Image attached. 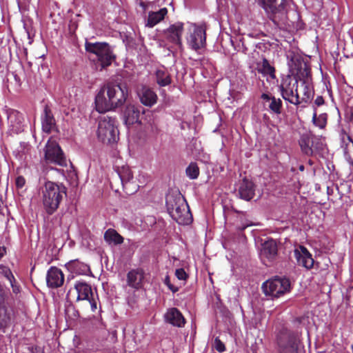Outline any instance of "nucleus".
Listing matches in <instances>:
<instances>
[{"instance_id": "49", "label": "nucleus", "mask_w": 353, "mask_h": 353, "mask_svg": "<svg viewBox=\"0 0 353 353\" xmlns=\"http://www.w3.org/2000/svg\"><path fill=\"white\" fill-rule=\"evenodd\" d=\"M350 120L353 121V108L350 110Z\"/></svg>"}, {"instance_id": "5", "label": "nucleus", "mask_w": 353, "mask_h": 353, "mask_svg": "<svg viewBox=\"0 0 353 353\" xmlns=\"http://www.w3.org/2000/svg\"><path fill=\"white\" fill-rule=\"evenodd\" d=\"M115 117L103 116L99 119L97 129V137L105 144H113L119 140V130Z\"/></svg>"}, {"instance_id": "39", "label": "nucleus", "mask_w": 353, "mask_h": 353, "mask_svg": "<svg viewBox=\"0 0 353 353\" xmlns=\"http://www.w3.org/2000/svg\"><path fill=\"white\" fill-rule=\"evenodd\" d=\"M4 276L12 283V281H14V277L9 268H4L3 270Z\"/></svg>"}, {"instance_id": "6", "label": "nucleus", "mask_w": 353, "mask_h": 353, "mask_svg": "<svg viewBox=\"0 0 353 353\" xmlns=\"http://www.w3.org/2000/svg\"><path fill=\"white\" fill-rule=\"evenodd\" d=\"M299 80L295 77H292L290 75H287L282 79L279 85V90L283 99L294 105L301 104L303 101L309 98V94H307V92L304 93L306 97L300 98L297 90Z\"/></svg>"}, {"instance_id": "33", "label": "nucleus", "mask_w": 353, "mask_h": 353, "mask_svg": "<svg viewBox=\"0 0 353 353\" xmlns=\"http://www.w3.org/2000/svg\"><path fill=\"white\" fill-rule=\"evenodd\" d=\"M282 106V101L280 99H276V97H272L269 105L270 111L276 114H280L281 113Z\"/></svg>"}, {"instance_id": "8", "label": "nucleus", "mask_w": 353, "mask_h": 353, "mask_svg": "<svg viewBox=\"0 0 353 353\" xmlns=\"http://www.w3.org/2000/svg\"><path fill=\"white\" fill-rule=\"evenodd\" d=\"M299 340L297 334L286 327L281 328L276 335L278 353H299Z\"/></svg>"}, {"instance_id": "44", "label": "nucleus", "mask_w": 353, "mask_h": 353, "mask_svg": "<svg viewBox=\"0 0 353 353\" xmlns=\"http://www.w3.org/2000/svg\"><path fill=\"white\" fill-rule=\"evenodd\" d=\"M90 305H91V307H92V310L94 311L97 309V303L96 301L94 300L93 297L92 296L91 298L89 299V300H88Z\"/></svg>"}, {"instance_id": "38", "label": "nucleus", "mask_w": 353, "mask_h": 353, "mask_svg": "<svg viewBox=\"0 0 353 353\" xmlns=\"http://www.w3.org/2000/svg\"><path fill=\"white\" fill-rule=\"evenodd\" d=\"M175 275L179 280H186L188 278V274L183 268L176 269L175 271Z\"/></svg>"}, {"instance_id": "46", "label": "nucleus", "mask_w": 353, "mask_h": 353, "mask_svg": "<svg viewBox=\"0 0 353 353\" xmlns=\"http://www.w3.org/2000/svg\"><path fill=\"white\" fill-rule=\"evenodd\" d=\"M250 225H251L250 223H246L245 224H243L241 226H238V230H239L240 231H243L245 228H247Z\"/></svg>"}, {"instance_id": "36", "label": "nucleus", "mask_w": 353, "mask_h": 353, "mask_svg": "<svg viewBox=\"0 0 353 353\" xmlns=\"http://www.w3.org/2000/svg\"><path fill=\"white\" fill-rule=\"evenodd\" d=\"M213 346L214 349L220 353L223 352L225 350V344L220 340L219 337L215 338Z\"/></svg>"}, {"instance_id": "51", "label": "nucleus", "mask_w": 353, "mask_h": 353, "mask_svg": "<svg viewBox=\"0 0 353 353\" xmlns=\"http://www.w3.org/2000/svg\"><path fill=\"white\" fill-rule=\"evenodd\" d=\"M352 353H353V344L351 345Z\"/></svg>"}, {"instance_id": "52", "label": "nucleus", "mask_w": 353, "mask_h": 353, "mask_svg": "<svg viewBox=\"0 0 353 353\" xmlns=\"http://www.w3.org/2000/svg\"><path fill=\"white\" fill-rule=\"evenodd\" d=\"M350 88H351L352 89V90H353V86H351Z\"/></svg>"}, {"instance_id": "29", "label": "nucleus", "mask_w": 353, "mask_h": 353, "mask_svg": "<svg viewBox=\"0 0 353 353\" xmlns=\"http://www.w3.org/2000/svg\"><path fill=\"white\" fill-rule=\"evenodd\" d=\"M156 82L160 87H165L172 83L170 74L165 69H158L155 72Z\"/></svg>"}, {"instance_id": "25", "label": "nucleus", "mask_w": 353, "mask_h": 353, "mask_svg": "<svg viewBox=\"0 0 353 353\" xmlns=\"http://www.w3.org/2000/svg\"><path fill=\"white\" fill-rule=\"evenodd\" d=\"M140 108L134 105H128L124 112L125 123L131 125L134 123H141Z\"/></svg>"}, {"instance_id": "43", "label": "nucleus", "mask_w": 353, "mask_h": 353, "mask_svg": "<svg viewBox=\"0 0 353 353\" xmlns=\"http://www.w3.org/2000/svg\"><path fill=\"white\" fill-rule=\"evenodd\" d=\"M15 282V280L14 281H12V283H11V286H12V292L14 293V294H17L20 292V288L19 286L15 285L14 283Z\"/></svg>"}, {"instance_id": "7", "label": "nucleus", "mask_w": 353, "mask_h": 353, "mask_svg": "<svg viewBox=\"0 0 353 353\" xmlns=\"http://www.w3.org/2000/svg\"><path fill=\"white\" fill-rule=\"evenodd\" d=\"M85 49L88 52L97 55L102 68L110 66L116 59L110 46L105 42L91 43L86 41Z\"/></svg>"}, {"instance_id": "13", "label": "nucleus", "mask_w": 353, "mask_h": 353, "mask_svg": "<svg viewBox=\"0 0 353 353\" xmlns=\"http://www.w3.org/2000/svg\"><path fill=\"white\" fill-rule=\"evenodd\" d=\"M117 174L120 178L123 191L129 195L133 194L139 189V185L134 180L133 174L128 166H122L118 169Z\"/></svg>"}, {"instance_id": "20", "label": "nucleus", "mask_w": 353, "mask_h": 353, "mask_svg": "<svg viewBox=\"0 0 353 353\" xmlns=\"http://www.w3.org/2000/svg\"><path fill=\"white\" fill-rule=\"evenodd\" d=\"M239 194L241 199L245 201H250L255 195V185L254 183L244 178L240 183L239 188Z\"/></svg>"}, {"instance_id": "23", "label": "nucleus", "mask_w": 353, "mask_h": 353, "mask_svg": "<svg viewBox=\"0 0 353 353\" xmlns=\"http://www.w3.org/2000/svg\"><path fill=\"white\" fill-rule=\"evenodd\" d=\"M167 322L174 326L181 327L185 323V319L182 313L176 307L170 308L165 314Z\"/></svg>"}, {"instance_id": "50", "label": "nucleus", "mask_w": 353, "mask_h": 353, "mask_svg": "<svg viewBox=\"0 0 353 353\" xmlns=\"http://www.w3.org/2000/svg\"><path fill=\"white\" fill-rule=\"evenodd\" d=\"M299 170H300L301 171L304 170V166H303V165H301V166L299 167Z\"/></svg>"}, {"instance_id": "21", "label": "nucleus", "mask_w": 353, "mask_h": 353, "mask_svg": "<svg viewBox=\"0 0 353 353\" xmlns=\"http://www.w3.org/2000/svg\"><path fill=\"white\" fill-rule=\"evenodd\" d=\"M42 130L46 133L52 132L56 128V121L51 109L48 105H45L43 114L41 116Z\"/></svg>"}, {"instance_id": "11", "label": "nucleus", "mask_w": 353, "mask_h": 353, "mask_svg": "<svg viewBox=\"0 0 353 353\" xmlns=\"http://www.w3.org/2000/svg\"><path fill=\"white\" fill-rule=\"evenodd\" d=\"M45 159L47 161L61 166H66V159L59 144L54 141H48L46 145Z\"/></svg>"}, {"instance_id": "32", "label": "nucleus", "mask_w": 353, "mask_h": 353, "mask_svg": "<svg viewBox=\"0 0 353 353\" xmlns=\"http://www.w3.org/2000/svg\"><path fill=\"white\" fill-rule=\"evenodd\" d=\"M327 118L328 116L326 113H322L317 115L316 109L314 108L312 115V123L315 126L320 129H324L327 125Z\"/></svg>"}, {"instance_id": "18", "label": "nucleus", "mask_w": 353, "mask_h": 353, "mask_svg": "<svg viewBox=\"0 0 353 353\" xmlns=\"http://www.w3.org/2000/svg\"><path fill=\"white\" fill-rule=\"evenodd\" d=\"M137 94L142 104L145 106L152 107L157 101V94L148 86L141 85L137 88Z\"/></svg>"}, {"instance_id": "19", "label": "nucleus", "mask_w": 353, "mask_h": 353, "mask_svg": "<svg viewBox=\"0 0 353 353\" xmlns=\"http://www.w3.org/2000/svg\"><path fill=\"white\" fill-rule=\"evenodd\" d=\"M144 278L145 272L142 268L132 269L127 274V283L130 288L139 290L143 288Z\"/></svg>"}, {"instance_id": "34", "label": "nucleus", "mask_w": 353, "mask_h": 353, "mask_svg": "<svg viewBox=\"0 0 353 353\" xmlns=\"http://www.w3.org/2000/svg\"><path fill=\"white\" fill-rule=\"evenodd\" d=\"M187 176L191 179H196L199 175V168L196 163L192 162L185 170Z\"/></svg>"}, {"instance_id": "14", "label": "nucleus", "mask_w": 353, "mask_h": 353, "mask_svg": "<svg viewBox=\"0 0 353 353\" xmlns=\"http://www.w3.org/2000/svg\"><path fill=\"white\" fill-rule=\"evenodd\" d=\"M189 46L197 51L206 46V29L203 26H197L187 39Z\"/></svg>"}, {"instance_id": "48", "label": "nucleus", "mask_w": 353, "mask_h": 353, "mask_svg": "<svg viewBox=\"0 0 353 353\" xmlns=\"http://www.w3.org/2000/svg\"><path fill=\"white\" fill-rule=\"evenodd\" d=\"M66 298L68 300H71L72 298V290H69L67 294H66Z\"/></svg>"}, {"instance_id": "12", "label": "nucleus", "mask_w": 353, "mask_h": 353, "mask_svg": "<svg viewBox=\"0 0 353 353\" xmlns=\"http://www.w3.org/2000/svg\"><path fill=\"white\" fill-rule=\"evenodd\" d=\"M260 258L263 263L267 266L270 265L278 256V244L276 240L269 239L261 243L259 253Z\"/></svg>"}, {"instance_id": "31", "label": "nucleus", "mask_w": 353, "mask_h": 353, "mask_svg": "<svg viewBox=\"0 0 353 353\" xmlns=\"http://www.w3.org/2000/svg\"><path fill=\"white\" fill-rule=\"evenodd\" d=\"M299 145L301 151L307 156L313 155V150L312 148V141L307 134H303L299 141Z\"/></svg>"}, {"instance_id": "47", "label": "nucleus", "mask_w": 353, "mask_h": 353, "mask_svg": "<svg viewBox=\"0 0 353 353\" xmlns=\"http://www.w3.org/2000/svg\"><path fill=\"white\" fill-rule=\"evenodd\" d=\"M5 254H6V248L0 247V260L4 256Z\"/></svg>"}, {"instance_id": "17", "label": "nucleus", "mask_w": 353, "mask_h": 353, "mask_svg": "<svg viewBox=\"0 0 353 353\" xmlns=\"http://www.w3.org/2000/svg\"><path fill=\"white\" fill-rule=\"evenodd\" d=\"M294 255L299 266H302L307 270L314 267V261L305 247L300 245L299 249L294 250Z\"/></svg>"}, {"instance_id": "3", "label": "nucleus", "mask_w": 353, "mask_h": 353, "mask_svg": "<svg viewBox=\"0 0 353 353\" xmlns=\"http://www.w3.org/2000/svg\"><path fill=\"white\" fill-rule=\"evenodd\" d=\"M67 196V188L62 183L48 181L42 190V203L45 212L53 214L59 208L63 197Z\"/></svg>"}, {"instance_id": "10", "label": "nucleus", "mask_w": 353, "mask_h": 353, "mask_svg": "<svg viewBox=\"0 0 353 353\" xmlns=\"http://www.w3.org/2000/svg\"><path fill=\"white\" fill-rule=\"evenodd\" d=\"M262 290L265 295L278 298L290 291V281L285 277L275 276L265 281Z\"/></svg>"}, {"instance_id": "26", "label": "nucleus", "mask_w": 353, "mask_h": 353, "mask_svg": "<svg viewBox=\"0 0 353 353\" xmlns=\"http://www.w3.org/2000/svg\"><path fill=\"white\" fill-rule=\"evenodd\" d=\"M65 266L72 274L77 275H85L90 272V267L79 260L70 261Z\"/></svg>"}, {"instance_id": "1", "label": "nucleus", "mask_w": 353, "mask_h": 353, "mask_svg": "<svg viewBox=\"0 0 353 353\" xmlns=\"http://www.w3.org/2000/svg\"><path fill=\"white\" fill-rule=\"evenodd\" d=\"M128 95L125 84L116 81H108L97 92L95 99V109L99 113L114 110L123 105Z\"/></svg>"}, {"instance_id": "45", "label": "nucleus", "mask_w": 353, "mask_h": 353, "mask_svg": "<svg viewBox=\"0 0 353 353\" xmlns=\"http://www.w3.org/2000/svg\"><path fill=\"white\" fill-rule=\"evenodd\" d=\"M272 98V97H270L269 94H268L266 93H263L261 94V99H263V100L271 101Z\"/></svg>"}, {"instance_id": "37", "label": "nucleus", "mask_w": 353, "mask_h": 353, "mask_svg": "<svg viewBox=\"0 0 353 353\" xmlns=\"http://www.w3.org/2000/svg\"><path fill=\"white\" fill-rule=\"evenodd\" d=\"M164 284L168 286L170 290L173 293L178 292L179 288L171 283L169 275H167L164 279Z\"/></svg>"}, {"instance_id": "4", "label": "nucleus", "mask_w": 353, "mask_h": 353, "mask_svg": "<svg viewBox=\"0 0 353 353\" xmlns=\"http://www.w3.org/2000/svg\"><path fill=\"white\" fill-rule=\"evenodd\" d=\"M292 0H261L268 17L279 28L288 23L287 6Z\"/></svg>"}, {"instance_id": "2", "label": "nucleus", "mask_w": 353, "mask_h": 353, "mask_svg": "<svg viewBox=\"0 0 353 353\" xmlns=\"http://www.w3.org/2000/svg\"><path fill=\"white\" fill-rule=\"evenodd\" d=\"M167 210L171 217L179 225H187L193 218L189 205L180 194H170L166 197Z\"/></svg>"}, {"instance_id": "42", "label": "nucleus", "mask_w": 353, "mask_h": 353, "mask_svg": "<svg viewBox=\"0 0 353 353\" xmlns=\"http://www.w3.org/2000/svg\"><path fill=\"white\" fill-rule=\"evenodd\" d=\"M324 103H325V101L322 96H318L314 100V104L316 106L323 105Z\"/></svg>"}, {"instance_id": "9", "label": "nucleus", "mask_w": 353, "mask_h": 353, "mask_svg": "<svg viewBox=\"0 0 353 353\" xmlns=\"http://www.w3.org/2000/svg\"><path fill=\"white\" fill-rule=\"evenodd\" d=\"M290 58L289 67L292 75L303 81L304 83H307L311 77V69L308 62L298 53H291Z\"/></svg>"}, {"instance_id": "30", "label": "nucleus", "mask_w": 353, "mask_h": 353, "mask_svg": "<svg viewBox=\"0 0 353 353\" xmlns=\"http://www.w3.org/2000/svg\"><path fill=\"white\" fill-rule=\"evenodd\" d=\"M104 239L108 243H113L114 245H119L123 242V237L115 230L108 229L104 233Z\"/></svg>"}, {"instance_id": "41", "label": "nucleus", "mask_w": 353, "mask_h": 353, "mask_svg": "<svg viewBox=\"0 0 353 353\" xmlns=\"http://www.w3.org/2000/svg\"><path fill=\"white\" fill-rule=\"evenodd\" d=\"M29 350L32 353H43V350L38 345H33Z\"/></svg>"}, {"instance_id": "16", "label": "nucleus", "mask_w": 353, "mask_h": 353, "mask_svg": "<svg viewBox=\"0 0 353 353\" xmlns=\"http://www.w3.org/2000/svg\"><path fill=\"white\" fill-rule=\"evenodd\" d=\"M64 278V274L59 268L51 266L46 274L47 286L52 289L58 288L63 284Z\"/></svg>"}, {"instance_id": "28", "label": "nucleus", "mask_w": 353, "mask_h": 353, "mask_svg": "<svg viewBox=\"0 0 353 353\" xmlns=\"http://www.w3.org/2000/svg\"><path fill=\"white\" fill-rule=\"evenodd\" d=\"M168 13L165 8L160 9L158 12H151L148 14L147 26L152 28L162 21Z\"/></svg>"}, {"instance_id": "15", "label": "nucleus", "mask_w": 353, "mask_h": 353, "mask_svg": "<svg viewBox=\"0 0 353 353\" xmlns=\"http://www.w3.org/2000/svg\"><path fill=\"white\" fill-rule=\"evenodd\" d=\"M183 26L184 24L182 22H176L170 25L164 32L166 39L177 46L180 49L183 46L181 37L184 30Z\"/></svg>"}, {"instance_id": "27", "label": "nucleus", "mask_w": 353, "mask_h": 353, "mask_svg": "<svg viewBox=\"0 0 353 353\" xmlns=\"http://www.w3.org/2000/svg\"><path fill=\"white\" fill-rule=\"evenodd\" d=\"M256 70L264 77L269 76L270 79H276L275 68L270 64L266 58H263L261 62L256 63Z\"/></svg>"}, {"instance_id": "35", "label": "nucleus", "mask_w": 353, "mask_h": 353, "mask_svg": "<svg viewBox=\"0 0 353 353\" xmlns=\"http://www.w3.org/2000/svg\"><path fill=\"white\" fill-rule=\"evenodd\" d=\"M65 318L67 320H74L79 316V312L75 310L72 305H69L65 310Z\"/></svg>"}, {"instance_id": "24", "label": "nucleus", "mask_w": 353, "mask_h": 353, "mask_svg": "<svg viewBox=\"0 0 353 353\" xmlns=\"http://www.w3.org/2000/svg\"><path fill=\"white\" fill-rule=\"evenodd\" d=\"M74 291L77 294L76 301L89 300L93 296L91 286L85 282L79 281L74 285Z\"/></svg>"}, {"instance_id": "22", "label": "nucleus", "mask_w": 353, "mask_h": 353, "mask_svg": "<svg viewBox=\"0 0 353 353\" xmlns=\"http://www.w3.org/2000/svg\"><path fill=\"white\" fill-rule=\"evenodd\" d=\"M11 313L4 304L3 294H0V331L5 333L11 325Z\"/></svg>"}, {"instance_id": "40", "label": "nucleus", "mask_w": 353, "mask_h": 353, "mask_svg": "<svg viewBox=\"0 0 353 353\" xmlns=\"http://www.w3.org/2000/svg\"><path fill=\"white\" fill-rule=\"evenodd\" d=\"M26 180L23 176H19L16 179V185L18 188H21L25 185Z\"/></svg>"}]
</instances>
